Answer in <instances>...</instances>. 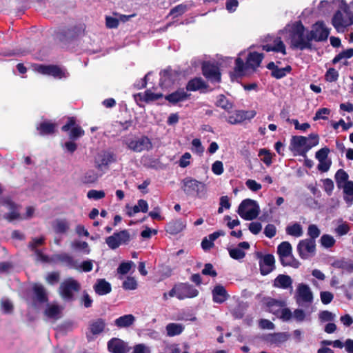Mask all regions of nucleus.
Returning a JSON list of instances; mask_svg holds the SVG:
<instances>
[{
  "label": "nucleus",
  "instance_id": "obj_1",
  "mask_svg": "<svg viewBox=\"0 0 353 353\" xmlns=\"http://www.w3.org/2000/svg\"><path fill=\"white\" fill-rule=\"evenodd\" d=\"M285 29L288 30L289 39L292 48L303 50L312 49V43L310 39L309 30L306 29L301 21H296L288 25Z\"/></svg>",
  "mask_w": 353,
  "mask_h": 353
},
{
  "label": "nucleus",
  "instance_id": "obj_2",
  "mask_svg": "<svg viewBox=\"0 0 353 353\" xmlns=\"http://www.w3.org/2000/svg\"><path fill=\"white\" fill-rule=\"evenodd\" d=\"M263 59V54L256 52H250L244 63L243 61L238 57L235 61L234 72L238 76H243L247 70H256Z\"/></svg>",
  "mask_w": 353,
  "mask_h": 353
},
{
  "label": "nucleus",
  "instance_id": "obj_3",
  "mask_svg": "<svg viewBox=\"0 0 353 353\" xmlns=\"http://www.w3.org/2000/svg\"><path fill=\"white\" fill-rule=\"evenodd\" d=\"M332 23L337 31L343 30L344 28L353 24V13L350 11L349 6L344 3L332 19Z\"/></svg>",
  "mask_w": 353,
  "mask_h": 353
},
{
  "label": "nucleus",
  "instance_id": "obj_4",
  "mask_svg": "<svg viewBox=\"0 0 353 353\" xmlns=\"http://www.w3.org/2000/svg\"><path fill=\"white\" fill-rule=\"evenodd\" d=\"M308 138L303 136H292L290 139L289 149L294 155L299 154L303 157H306L307 152L316 143H314L307 144Z\"/></svg>",
  "mask_w": 353,
  "mask_h": 353
},
{
  "label": "nucleus",
  "instance_id": "obj_5",
  "mask_svg": "<svg viewBox=\"0 0 353 353\" xmlns=\"http://www.w3.org/2000/svg\"><path fill=\"white\" fill-rule=\"evenodd\" d=\"M259 210V205L256 201L247 199L240 203L237 212L243 219L253 220L258 216Z\"/></svg>",
  "mask_w": 353,
  "mask_h": 353
},
{
  "label": "nucleus",
  "instance_id": "obj_6",
  "mask_svg": "<svg viewBox=\"0 0 353 353\" xmlns=\"http://www.w3.org/2000/svg\"><path fill=\"white\" fill-rule=\"evenodd\" d=\"M294 299L299 306L306 307L313 302V292L308 285L301 283L297 285Z\"/></svg>",
  "mask_w": 353,
  "mask_h": 353
},
{
  "label": "nucleus",
  "instance_id": "obj_7",
  "mask_svg": "<svg viewBox=\"0 0 353 353\" xmlns=\"http://www.w3.org/2000/svg\"><path fill=\"white\" fill-rule=\"evenodd\" d=\"M181 189L187 195L196 194L201 197L205 190V184L192 177H185L181 181Z\"/></svg>",
  "mask_w": 353,
  "mask_h": 353
},
{
  "label": "nucleus",
  "instance_id": "obj_8",
  "mask_svg": "<svg viewBox=\"0 0 353 353\" xmlns=\"http://www.w3.org/2000/svg\"><path fill=\"white\" fill-rule=\"evenodd\" d=\"M79 283L72 278L64 280L59 286V292L61 296L65 301L73 299L74 293L79 291Z\"/></svg>",
  "mask_w": 353,
  "mask_h": 353
},
{
  "label": "nucleus",
  "instance_id": "obj_9",
  "mask_svg": "<svg viewBox=\"0 0 353 353\" xmlns=\"http://www.w3.org/2000/svg\"><path fill=\"white\" fill-rule=\"evenodd\" d=\"M60 262L70 269L79 270L80 264L78 261L76 260L70 254L62 252L55 254L51 256H48V260L45 263H58Z\"/></svg>",
  "mask_w": 353,
  "mask_h": 353
},
{
  "label": "nucleus",
  "instance_id": "obj_10",
  "mask_svg": "<svg viewBox=\"0 0 353 353\" xmlns=\"http://www.w3.org/2000/svg\"><path fill=\"white\" fill-rule=\"evenodd\" d=\"M256 257L259 260L260 272L262 275H268L275 269V259L272 254H263L261 252H257Z\"/></svg>",
  "mask_w": 353,
  "mask_h": 353
},
{
  "label": "nucleus",
  "instance_id": "obj_11",
  "mask_svg": "<svg viewBox=\"0 0 353 353\" xmlns=\"http://www.w3.org/2000/svg\"><path fill=\"white\" fill-rule=\"evenodd\" d=\"M130 241V235L127 230L114 232L112 235L105 239V243L112 250H115L121 245L128 244Z\"/></svg>",
  "mask_w": 353,
  "mask_h": 353
},
{
  "label": "nucleus",
  "instance_id": "obj_12",
  "mask_svg": "<svg viewBox=\"0 0 353 353\" xmlns=\"http://www.w3.org/2000/svg\"><path fill=\"white\" fill-rule=\"evenodd\" d=\"M106 322L103 319L99 318L90 321L86 332L87 340L89 342L94 341L97 336L104 332Z\"/></svg>",
  "mask_w": 353,
  "mask_h": 353
},
{
  "label": "nucleus",
  "instance_id": "obj_13",
  "mask_svg": "<svg viewBox=\"0 0 353 353\" xmlns=\"http://www.w3.org/2000/svg\"><path fill=\"white\" fill-rule=\"evenodd\" d=\"M330 34V29L325 27L323 21H317L309 30L310 41L321 42L326 41Z\"/></svg>",
  "mask_w": 353,
  "mask_h": 353
},
{
  "label": "nucleus",
  "instance_id": "obj_14",
  "mask_svg": "<svg viewBox=\"0 0 353 353\" xmlns=\"http://www.w3.org/2000/svg\"><path fill=\"white\" fill-rule=\"evenodd\" d=\"M297 252L302 259H307L316 254V241L313 239L301 240L297 245Z\"/></svg>",
  "mask_w": 353,
  "mask_h": 353
},
{
  "label": "nucleus",
  "instance_id": "obj_15",
  "mask_svg": "<svg viewBox=\"0 0 353 353\" xmlns=\"http://www.w3.org/2000/svg\"><path fill=\"white\" fill-rule=\"evenodd\" d=\"M202 72L203 76L211 83H219L221 81L219 69L214 63L205 61L202 64Z\"/></svg>",
  "mask_w": 353,
  "mask_h": 353
},
{
  "label": "nucleus",
  "instance_id": "obj_16",
  "mask_svg": "<svg viewBox=\"0 0 353 353\" xmlns=\"http://www.w3.org/2000/svg\"><path fill=\"white\" fill-rule=\"evenodd\" d=\"M128 148L135 152H141L143 150H149L152 145L148 137L142 136L139 138L129 140L126 142Z\"/></svg>",
  "mask_w": 353,
  "mask_h": 353
},
{
  "label": "nucleus",
  "instance_id": "obj_17",
  "mask_svg": "<svg viewBox=\"0 0 353 353\" xmlns=\"http://www.w3.org/2000/svg\"><path fill=\"white\" fill-rule=\"evenodd\" d=\"M0 202L9 210V212L4 215L6 219L9 221H12L17 219H23L19 212V206L14 203L10 198H2Z\"/></svg>",
  "mask_w": 353,
  "mask_h": 353
},
{
  "label": "nucleus",
  "instance_id": "obj_18",
  "mask_svg": "<svg viewBox=\"0 0 353 353\" xmlns=\"http://www.w3.org/2000/svg\"><path fill=\"white\" fill-rule=\"evenodd\" d=\"M38 72L43 74L51 75L57 79L67 78L69 73L66 70L57 65H39Z\"/></svg>",
  "mask_w": 353,
  "mask_h": 353
},
{
  "label": "nucleus",
  "instance_id": "obj_19",
  "mask_svg": "<svg viewBox=\"0 0 353 353\" xmlns=\"http://www.w3.org/2000/svg\"><path fill=\"white\" fill-rule=\"evenodd\" d=\"M256 112L254 110H237L228 117L227 121L230 124L235 125L240 123L246 119H251L254 118Z\"/></svg>",
  "mask_w": 353,
  "mask_h": 353
},
{
  "label": "nucleus",
  "instance_id": "obj_20",
  "mask_svg": "<svg viewBox=\"0 0 353 353\" xmlns=\"http://www.w3.org/2000/svg\"><path fill=\"white\" fill-rule=\"evenodd\" d=\"M199 291L192 285L187 283H181L178 285V299L194 298L197 296Z\"/></svg>",
  "mask_w": 353,
  "mask_h": 353
},
{
  "label": "nucleus",
  "instance_id": "obj_21",
  "mask_svg": "<svg viewBox=\"0 0 353 353\" xmlns=\"http://www.w3.org/2000/svg\"><path fill=\"white\" fill-rule=\"evenodd\" d=\"M61 130L67 132L70 130L69 137L70 139H77L84 134V130L80 126H75V119L69 118L68 122L62 126Z\"/></svg>",
  "mask_w": 353,
  "mask_h": 353
},
{
  "label": "nucleus",
  "instance_id": "obj_22",
  "mask_svg": "<svg viewBox=\"0 0 353 353\" xmlns=\"http://www.w3.org/2000/svg\"><path fill=\"white\" fill-rule=\"evenodd\" d=\"M108 350L112 353H128V343L119 338H112L108 342Z\"/></svg>",
  "mask_w": 353,
  "mask_h": 353
},
{
  "label": "nucleus",
  "instance_id": "obj_23",
  "mask_svg": "<svg viewBox=\"0 0 353 353\" xmlns=\"http://www.w3.org/2000/svg\"><path fill=\"white\" fill-rule=\"evenodd\" d=\"M114 161H115L114 154L108 151L99 152L95 158L96 167L99 170H102L103 167H108Z\"/></svg>",
  "mask_w": 353,
  "mask_h": 353
},
{
  "label": "nucleus",
  "instance_id": "obj_24",
  "mask_svg": "<svg viewBox=\"0 0 353 353\" xmlns=\"http://www.w3.org/2000/svg\"><path fill=\"white\" fill-rule=\"evenodd\" d=\"M44 241L45 238L43 236L32 238L28 244V248L34 252L37 260L45 263L48 260V256L43 254L41 250L37 248L44 243Z\"/></svg>",
  "mask_w": 353,
  "mask_h": 353
},
{
  "label": "nucleus",
  "instance_id": "obj_25",
  "mask_svg": "<svg viewBox=\"0 0 353 353\" xmlns=\"http://www.w3.org/2000/svg\"><path fill=\"white\" fill-rule=\"evenodd\" d=\"M212 301L215 303L222 304L230 297L225 288L221 285H216L212 290Z\"/></svg>",
  "mask_w": 353,
  "mask_h": 353
},
{
  "label": "nucleus",
  "instance_id": "obj_26",
  "mask_svg": "<svg viewBox=\"0 0 353 353\" xmlns=\"http://www.w3.org/2000/svg\"><path fill=\"white\" fill-rule=\"evenodd\" d=\"M293 280L290 276L286 274H279L273 281V287L283 290L292 291Z\"/></svg>",
  "mask_w": 353,
  "mask_h": 353
},
{
  "label": "nucleus",
  "instance_id": "obj_27",
  "mask_svg": "<svg viewBox=\"0 0 353 353\" xmlns=\"http://www.w3.org/2000/svg\"><path fill=\"white\" fill-rule=\"evenodd\" d=\"M176 73L175 71L168 68L161 72L160 73V85L163 88H168L171 86L174 81Z\"/></svg>",
  "mask_w": 353,
  "mask_h": 353
},
{
  "label": "nucleus",
  "instance_id": "obj_28",
  "mask_svg": "<svg viewBox=\"0 0 353 353\" xmlns=\"http://www.w3.org/2000/svg\"><path fill=\"white\" fill-rule=\"evenodd\" d=\"M290 338L288 332H276L265 336V341L271 344L279 345L287 341Z\"/></svg>",
  "mask_w": 353,
  "mask_h": 353
},
{
  "label": "nucleus",
  "instance_id": "obj_29",
  "mask_svg": "<svg viewBox=\"0 0 353 353\" xmlns=\"http://www.w3.org/2000/svg\"><path fill=\"white\" fill-rule=\"evenodd\" d=\"M93 288L95 292L100 296L108 294L112 290L111 284L104 279H97Z\"/></svg>",
  "mask_w": 353,
  "mask_h": 353
},
{
  "label": "nucleus",
  "instance_id": "obj_30",
  "mask_svg": "<svg viewBox=\"0 0 353 353\" xmlns=\"http://www.w3.org/2000/svg\"><path fill=\"white\" fill-rule=\"evenodd\" d=\"M136 321V319L132 314H125L117 319L114 321V325L119 328H128L132 325Z\"/></svg>",
  "mask_w": 353,
  "mask_h": 353
},
{
  "label": "nucleus",
  "instance_id": "obj_31",
  "mask_svg": "<svg viewBox=\"0 0 353 353\" xmlns=\"http://www.w3.org/2000/svg\"><path fill=\"white\" fill-rule=\"evenodd\" d=\"M185 228V223L182 219H176L169 222L165 227L166 231L171 234H176Z\"/></svg>",
  "mask_w": 353,
  "mask_h": 353
},
{
  "label": "nucleus",
  "instance_id": "obj_32",
  "mask_svg": "<svg viewBox=\"0 0 353 353\" xmlns=\"http://www.w3.org/2000/svg\"><path fill=\"white\" fill-rule=\"evenodd\" d=\"M189 97V94L183 89H179L176 91L168 94L165 97V99L170 103L175 104L180 101L186 100Z\"/></svg>",
  "mask_w": 353,
  "mask_h": 353
},
{
  "label": "nucleus",
  "instance_id": "obj_33",
  "mask_svg": "<svg viewBox=\"0 0 353 353\" xmlns=\"http://www.w3.org/2000/svg\"><path fill=\"white\" fill-rule=\"evenodd\" d=\"M273 42L274 43L273 46L270 44L263 45L262 46L263 50L267 52L274 51L281 52L283 54H286L285 46L280 37L274 38Z\"/></svg>",
  "mask_w": 353,
  "mask_h": 353
},
{
  "label": "nucleus",
  "instance_id": "obj_34",
  "mask_svg": "<svg viewBox=\"0 0 353 353\" xmlns=\"http://www.w3.org/2000/svg\"><path fill=\"white\" fill-rule=\"evenodd\" d=\"M56 124L49 122L43 121L37 125V130L41 136L52 134L54 132Z\"/></svg>",
  "mask_w": 353,
  "mask_h": 353
},
{
  "label": "nucleus",
  "instance_id": "obj_35",
  "mask_svg": "<svg viewBox=\"0 0 353 353\" xmlns=\"http://www.w3.org/2000/svg\"><path fill=\"white\" fill-rule=\"evenodd\" d=\"M34 294V301L39 303H46L48 301V297L44 287L40 284H35L33 286Z\"/></svg>",
  "mask_w": 353,
  "mask_h": 353
},
{
  "label": "nucleus",
  "instance_id": "obj_36",
  "mask_svg": "<svg viewBox=\"0 0 353 353\" xmlns=\"http://www.w3.org/2000/svg\"><path fill=\"white\" fill-rule=\"evenodd\" d=\"M167 336L172 337L181 334L184 330V326L182 324L170 323L165 327Z\"/></svg>",
  "mask_w": 353,
  "mask_h": 353
},
{
  "label": "nucleus",
  "instance_id": "obj_37",
  "mask_svg": "<svg viewBox=\"0 0 353 353\" xmlns=\"http://www.w3.org/2000/svg\"><path fill=\"white\" fill-rule=\"evenodd\" d=\"M334 179L339 189H341L342 187L346 184V183L350 181L348 180V174L343 169H339L336 171L334 175Z\"/></svg>",
  "mask_w": 353,
  "mask_h": 353
},
{
  "label": "nucleus",
  "instance_id": "obj_38",
  "mask_svg": "<svg viewBox=\"0 0 353 353\" xmlns=\"http://www.w3.org/2000/svg\"><path fill=\"white\" fill-rule=\"evenodd\" d=\"M206 84L201 78H194L188 81L186 89L188 91H196L202 88H205Z\"/></svg>",
  "mask_w": 353,
  "mask_h": 353
},
{
  "label": "nucleus",
  "instance_id": "obj_39",
  "mask_svg": "<svg viewBox=\"0 0 353 353\" xmlns=\"http://www.w3.org/2000/svg\"><path fill=\"white\" fill-rule=\"evenodd\" d=\"M52 227L56 233L63 234L68 230L70 224L65 219H57L54 221Z\"/></svg>",
  "mask_w": 353,
  "mask_h": 353
},
{
  "label": "nucleus",
  "instance_id": "obj_40",
  "mask_svg": "<svg viewBox=\"0 0 353 353\" xmlns=\"http://www.w3.org/2000/svg\"><path fill=\"white\" fill-rule=\"evenodd\" d=\"M310 314L311 312H306L303 309L297 308L292 312V319L297 323L310 321Z\"/></svg>",
  "mask_w": 353,
  "mask_h": 353
},
{
  "label": "nucleus",
  "instance_id": "obj_41",
  "mask_svg": "<svg viewBox=\"0 0 353 353\" xmlns=\"http://www.w3.org/2000/svg\"><path fill=\"white\" fill-rule=\"evenodd\" d=\"M285 232L288 235L300 237L303 235V228L299 223H294L289 225L285 228Z\"/></svg>",
  "mask_w": 353,
  "mask_h": 353
},
{
  "label": "nucleus",
  "instance_id": "obj_42",
  "mask_svg": "<svg viewBox=\"0 0 353 353\" xmlns=\"http://www.w3.org/2000/svg\"><path fill=\"white\" fill-rule=\"evenodd\" d=\"M279 259L283 266L298 268L300 265L299 261L294 258L292 253L286 255V256L280 257Z\"/></svg>",
  "mask_w": 353,
  "mask_h": 353
},
{
  "label": "nucleus",
  "instance_id": "obj_43",
  "mask_svg": "<svg viewBox=\"0 0 353 353\" xmlns=\"http://www.w3.org/2000/svg\"><path fill=\"white\" fill-rule=\"evenodd\" d=\"M292 253V248L288 241L281 243L277 247V254L279 258L286 256V255Z\"/></svg>",
  "mask_w": 353,
  "mask_h": 353
},
{
  "label": "nucleus",
  "instance_id": "obj_44",
  "mask_svg": "<svg viewBox=\"0 0 353 353\" xmlns=\"http://www.w3.org/2000/svg\"><path fill=\"white\" fill-rule=\"evenodd\" d=\"M71 248L74 250L82 251L84 254H88L90 252L89 245L85 241L75 240L70 244Z\"/></svg>",
  "mask_w": 353,
  "mask_h": 353
},
{
  "label": "nucleus",
  "instance_id": "obj_45",
  "mask_svg": "<svg viewBox=\"0 0 353 353\" xmlns=\"http://www.w3.org/2000/svg\"><path fill=\"white\" fill-rule=\"evenodd\" d=\"M246 310L247 305L243 303H240L231 310V314L234 319H242Z\"/></svg>",
  "mask_w": 353,
  "mask_h": 353
},
{
  "label": "nucleus",
  "instance_id": "obj_46",
  "mask_svg": "<svg viewBox=\"0 0 353 353\" xmlns=\"http://www.w3.org/2000/svg\"><path fill=\"white\" fill-rule=\"evenodd\" d=\"M216 105L227 111H229L233 107L232 103L223 94H219L217 97Z\"/></svg>",
  "mask_w": 353,
  "mask_h": 353
},
{
  "label": "nucleus",
  "instance_id": "obj_47",
  "mask_svg": "<svg viewBox=\"0 0 353 353\" xmlns=\"http://www.w3.org/2000/svg\"><path fill=\"white\" fill-rule=\"evenodd\" d=\"M230 256L235 260H241L245 256V252L239 247L228 248Z\"/></svg>",
  "mask_w": 353,
  "mask_h": 353
},
{
  "label": "nucleus",
  "instance_id": "obj_48",
  "mask_svg": "<svg viewBox=\"0 0 353 353\" xmlns=\"http://www.w3.org/2000/svg\"><path fill=\"white\" fill-rule=\"evenodd\" d=\"M292 70V67L290 65H287L284 68H277L274 72H271V74L273 77L279 79L283 78L287 75V74L290 73Z\"/></svg>",
  "mask_w": 353,
  "mask_h": 353
},
{
  "label": "nucleus",
  "instance_id": "obj_49",
  "mask_svg": "<svg viewBox=\"0 0 353 353\" xmlns=\"http://www.w3.org/2000/svg\"><path fill=\"white\" fill-rule=\"evenodd\" d=\"M336 314L328 311L323 310L319 312V319L321 323L324 322H333L336 319Z\"/></svg>",
  "mask_w": 353,
  "mask_h": 353
},
{
  "label": "nucleus",
  "instance_id": "obj_50",
  "mask_svg": "<svg viewBox=\"0 0 353 353\" xmlns=\"http://www.w3.org/2000/svg\"><path fill=\"white\" fill-rule=\"evenodd\" d=\"M336 268L343 269L348 272H353V263L348 262L345 260H339L333 263Z\"/></svg>",
  "mask_w": 353,
  "mask_h": 353
},
{
  "label": "nucleus",
  "instance_id": "obj_51",
  "mask_svg": "<svg viewBox=\"0 0 353 353\" xmlns=\"http://www.w3.org/2000/svg\"><path fill=\"white\" fill-rule=\"evenodd\" d=\"M163 97L161 93H154L150 90H147L143 95V100L146 103L157 101Z\"/></svg>",
  "mask_w": 353,
  "mask_h": 353
},
{
  "label": "nucleus",
  "instance_id": "obj_52",
  "mask_svg": "<svg viewBox=\"0 0 353 353\" xmlns=\"http://www.w3.org/2000/svg\"><path fill=\"white\" fill-rule=\"evenodd\" d=\"M336 240L330 234H323L320 239L321 245L325 248H330L335 244Z\"/></svg>",
  "mask_w": 353,
  "mask_h": 353
},
{
  "label": "nucleus",
  "instance_id": "obj_53",
  "mask_svg": "<svg viewBox=\"0 0 353 353\" xmlns=\"http://www.w3.org/2000/svg\"><path fill=\"white\" fill-rule=\"evenodd\" d=\"M60 308L57 305H49L45 310V314L50 319H58Z\"/></svg>",
  "mask_w": 353,
  "mask_h": 353
},
{
  "label": "nucleus",
  "instance_id": "obj_54",
  "mask_svg": "<svg viewBox=\"0 0 353 353\" xmlns=\"http://www.w3.org/2000/svg\"><path fill=\"white\" fill-rule=\"evenodd\" d=\"M321 234V230L315 224H311L307 228V235L310 236L307 239L316 240Z\"/></svg>",
  "mask_w": 353,
  "mask_h": 353
},
{
  "label": "nucleus",
  "instance_id": "obj_55",
  "mask_svg": "<svg viewBox=\"0 0 353 353\" xmlns=\"http://www.w3.org/2000/svg\"><path fill=\"white\" fill-rule=\"evenodd\" d=\"M1 308L3 313L11 314L13 311V304L8 299H2L1 301Z\"/></svg>",
  "mask_w": 353,
  "mask_h": 353
},
{
  "label": "nucleus",
  "instance_id": "obj_56",
  "mask_svg": "<svg viewBox=\"0 0 353 353\" xmlns=\"http://www.w3.org/2000/svg\"><path fill=\"white\" fill-rule=\"evenodd\" d=\"M123 288L127 290H135L137 287L136 280L132 277H127V279L123 283Z\"/></svg>",
  "mask_w": 353,
  "mask_h": 353
},
{
  "label": "nucleus",
  "instance_id": "obj_57",
  "mask_svg": "<svg viewBox=\"0 0 353 353\" xmlns=\"http://www.w3.org/2000/svg\"><path fill=\"white\" fill-rule=\"evenodd\" d=\"M325 80L329 82H334L337 81L339 78V72L334 68H330L325 73Z\"/></svg>",
  "mask_w": 353,
  "mask_h": 353
},
{
  "label": "nucleus",
  "instance_id": "obj_58",
  "mask_svg": "<svg viewBox=\"0 0 353 353\" xmlns=\"http://www.w3.org/2000/svg\"><path fill=\"white\" fill-rule=\"evenodd\" d=\"M133 265L134 263L132 261L121 263L117 269L118 273L121 274L128 273Z\"/></svg>",
  "mask_w": 353,
  "mask_h": 353
},
{
  "label": "nucleus",
  "instance_id": "obj_59",
  "mask_svg": "<svg viewBox=\"0 0 353 353\" xmlns=\"http://www.w3.org/2000/svg\"><path fill=\"white\" fill-rule=\"evenodd\" d=\"M330 113V110L326 108H323L319 109L314 117V120H319V119H323L326 120L327 119V115H328Z\"/></svg>",
  "mask_w": 353,
  "mask_h": 353
},
{
  "label": "nucleus",
  "instance_id": "obj_60",
  "mask_svg": "<svg viewBox=\"0 0 353 353\" xmlns=\"http://www.w3.org/2000/svg\"><path fill=\"white\" fill-rule=\"evenodd\" d=\"M323 186L325 192L330 196L332 194L334 185V182L330 179H325L322 181Z\"/></svg>",
  "mask_w": 353,
  "mask_h": 353
},
{
  "label": "nucleus",
  "instance_id": "obj_61",
  "mask_svg": "<svg viewBox=\"0 0 353 353\" xmlns=\"http://www.w3.org/2000/svg\"><path fill=\"white\" fill-rule=\"evenodd\" d=\"M320 298L321 302L327 305L332 302L334 298V295L332 293L328 291H323L320 293Z\"/></svg>",
  "mask_w": 353,
  "mask_h": 353
},
{
  "label": "nucleus",
  "instance_id": "obj_62",
  "mask_svg": "<svg viewBox=\"0 0 353 353\" xmlns=\"http://www.w3.org/2000/svg\"><path fill=\"white\" fill-rule=\"evenodd\" d=\"M87 196L91 199L99 200L105 196V192L103 190H91L88 191Z\"/></svg>",
  "mask_w": 353,
  "mask_h": 353
},
{
  "label": "nucleus",
  "instance_id": "obj_63",
  "mask_svg": "<svg viewBox=\"0 0 353 353\" xmlns=\"http://www.w3.org/2000/svg\"><path fill=\"white\" fill-rule=\"evenodd\" d=\"M341 189L343 190V192L346 196L350 197V201H353V181H350L346 183Z\"/></svg>",
  "mask_w": 353,
  "mask_h": 353
},
{
  "label": "nucleus",
  "instance_id": "obj_64",
  "mask_svg": "<svg viewBox=\"0 0 353 353\" xmlns=\"http://www.w3.org/2000/svg\"><path fill=\"white\" fill-rule=\"evenodd\" d=\"M132 353H151L150 347L143 343L134 345Z\"/></svg>",
  "mask_w": 353,
  "mask_h": 353
}]
</instances>
